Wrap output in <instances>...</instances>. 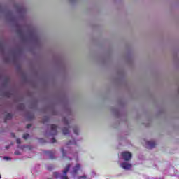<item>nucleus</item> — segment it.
Masks as SVG:
<instances>
[{
    "label": "nucleus",
    "mask_w": 179,
    "mask_h": 179,
    "mask_svg": "<svg viewBox=\"0 0 179 179\" xmlns=\"http://www.w3.org/2000/svg\"><path fill=\"white\" fill-rule=\"evenodd\" d=\"M75 179H89L87 178V176L86 175H83V176H76Z\"/></svg>",
    "instance_id": "9d476101"
},
{
    "label": "nucleus",
    "mask_w": 179,
    "mask_h": 179,
    "mask_svg": "<svg viewBox=\"0 0 179 179\" xmlns=\"http://www.w3.org/2000/svg\"><path fill=\"white\" fill-rule=\"evenodd\" d=\"M16 142H17V145H20V143H21L20 138H17V139L16 140Z\"/></svg>",
    "instance_id": "2eb2a0df"
},
{
    "label": "nucleus",
    "mask_w": 179,
    "mask_h": 179,
    "mask_svg": "<svg viewBox=\"0 0 179 179\" xmlns=\"http://www.w3.org/2000/svg\"><path fill=\"white\" fill-rule=\"evenodd\" d=\"M49 128L50 129L51 135H57V134L58 133V127H57L55 124H52L49 126Z\"/></svg>",
    "instance_id": "39448f33"
},
{
    "label": "nucleus",
    "mask_w": 179,
    "mask_h": 179,
    "mask_svg": "<svg viewBox=\"0 0 179 179\" xmlns=\"http://www.w3.org/2000/svg\"><path fill=\"white\" fill-rule=\"evenodd\" d=\"M23 138L24 139H29V134H24L23 136Z\"/></svg>",
    "instance_id": "f8f14e48"
},
{
    "label": "nucleus",
    "mask_w": 179,
    "mask_h": 179,
    "mask_svg": "<svg viewBox=\"0 0 179 179\" xmlns=\"http://www.w3.org/2000/svg\"><path fill=\"white\" fill-rule=\"evenodd\" d=\"M1 178H2V176H1V174H0V179H1Z\"/></svg>",
    "instance_id": "aec40b11"
},
{
    "label": "nucleus",
    "mask_w": 179,
    "mask_h": 179,
    "mask_svg": "<svg viewBox=\"0 0 179 179\" xmlns=\"http://www.w3.org/2000/svg\"><path fill=\"white\" fill-rule=\"evenodd\" d=\"M15 155H17V156H18L19 155H20V152H19V151H15Z\"/></svg>",
    "instance_id": "a211bd4d"
},
{
    "label": "nucleus",
    "mask_w": 179,
    "mask_h": 179,
    "mask_svg": "<svg viewBox=\"0 0 179 179\" xmlns=\"http://www.w3.org/2000/svg\"><path fill=\"white\" fill-rule=\"evenodd\" d=\"M27 128L29 129V128H31V124H27Z\"/></svg>",
    "instance_id": "f3484780"
},
{
    "label": "nucleus",
    "mask_w": 179,
    "mask_h": 179,
    "mask_svg": "<svg viewBox=\"0 0 179 179\" xmlns=\"http://www.w3.org/2000/svg\"><path fill=\"white\" fill-rule=\"evenodd\" d=\"M47 169H48V170H52L53 166H52V165H49L47 166Z\"/></svg>",
    "instance_id": "4468645a"
},
{
    "label": "nucleus",
    "mask_w": 179,
    "mask_h": 179,
    "mask_svg": "<svg viewBox=\"0 0 179 179\" xmlns=\"http://www.w3.org/2000/svg\"><path fill=\"white\" fill-rule=\"evenodd\" d=\"M11 118H12V114L8 113L6 115V120H11Z\"/></svg>",
    "instance_id": "9b49d317"
},
{
    "label": "nucleus",
    "mask_w": 179,
    "mask_h": 179,
    "mask_svg": "<svg viewBox=\"0 0 179 179\" xmlns=\"http://www.w3.org/2000/svg\"><path fill=\"white\" fill-rule=\"evenodd\" d=\"M69 171V165L66 166V167L64 168V170L62 171V173H59V172L53 173V177H55V178L69 179V178H68Z\"/></svg>",
    "instance_id": "7ed1b4c3"
},
{
    "label": "nucleus",
    "mask_w": 179,
    "mask_h": 179,
    "mask_svg": "<svg viewBox=\"0 0 179 179\" xmlns=\"http://www.w3.org/2000/svg\"><path fill=\"white\" fill-rule=\"evenodd\" d=\"M145 143L148 148H150V149H152V148H155V145H156L154 141H146Z\"/></svg>",
    "instance_id": "423d86ee"
},
{
    "label": "nucleus",
    "mask_w": 179,
    "mask_h": 179,
    "mask_svg": "<svg viewBox=\"0 0 179 179\" xmlns=\"http://www.w3.org/2000/svg\"><path fill=\"white\" fill-rule=\"evenodd\" d=\"M3 159H4V160H6L7 162L9 161V160H11L10 157H6H6H3Z\"/></svg>",
    "instance_id": "ddd939ff"
},
{
    "label": "nucleus",
    "mask_w": 179,
    "mask_h": 179,
    "mask_svg": "<svg viewBox=\"0 0 179 179\" xmlns=\"http://www.w3.org/2000/svg\"><path fill=\"white\" fill-rule=\"evenodd\" d=\"M122 159L126 161L120 163V166L122 169H123L124 170H129L132 168V164L128 162L131 159H132V154H131V152L127 151L122 152Z\"/></svg>",
    "instance_id": "f03ea898"
},
{
    "label": "nucleus",
    "mask_w": 179,
    "mask_h": 179,
    "mask_svg": "<svg viewBox=\"0 0 179 179\" xmlns=\"http://www.w3.org/2000/svg\"><path fill=\"white\" fill-rule=\"evenodd\" d=\"M17 10L19 12V13H21L22 15H24V13H26V7H24V6L21 5L18 8Z\"/></svg>",
    "instance_id": "0eeeda50"
},
{
    "label": "nucleus",
    "mask_w": 179,
    "mask_h": 179,
    "mask_svg": "<svg viewBox=\"0 0 179 179\" xmlns=\"http://www.w3.org/2000/svg\"><path fill=\"white\" fill-rule=\"evenodd\" d=\"M71 1V2H75V1H76V0H70Z\"/></svg>",
    "instance_id": "6ab92c4d"
},
{
    "label": "nucleus",
    "mask_w": 179,
    "mask_h": 179,
    "mask_svg": "<svg viewBox=\"0 0 179 179\" xmlns=\"http://www.w3.org/2000/svg\"><path fill=\"white\" fill-rule=\"evenodd\" d=\"M64 127L62 128V132L64 135H68L69 134V129H71V122L66 118L63 120Z\"/></svg>",
    "instance_id": "20e7f679"
},
{
    "label": "nucleus",
    "mask_w": 179,
    "mask_h": 179,
    "mask_svg": "<svg viewBox=\"0 0 179 179\" xmlns=\"http://www.w3.org/2000/svg\"><path fill=\"white\" fill-rule=\"evenodd\" d=\"M48 156H49L50 159H54L55 156V152L54 151H48L47 152Z\"/></svg>",
    "instance_id": "6e6552de"
},
{
    "label": "nucleus",
    "mask_w": 179,
    "mask_h": 179,
    "mask_svg": "<svg viewBox=\"0 0 179 179\" xmlns=\"http://www.w3.org/2000/svg\"><path fill=\"white\" fill-rule=\"evenodd\" d=\"M73 131L75 135H79V128L77 126L73 127Z\"/></svg>",
    "instance_id": "1a4fd4ad"
},
{
    "label": "nucleus",
    "mask_w": 179,
    "mask_h": 179,
    "mask_svg": "<svg viewBox=\"0 0 179 179\" xmlns=\"http://www.w3.org/2000/svg\"><path fill=\"white\" fill-rule=\"evenodd\" d=\"M73 146H76V140L73 136H71V139L69 141L66 143L67 149H69V151L65 150L64 148H61V153L62 155V157L64 160H72V159H75L76 163V164H69L66 166H69V171L70 174L72 176L73 178H76V176L79 174V172L82 171V164L79 162V157H78V152L73 151L72 148Z\"/></svg>",
    "instance_id": "f257e3e1"
},
{
    "label": "nucleus",
    "mask_w": 179,
    "mask_h": 179,
    "mask_svg": "<svg viewBox=\"0 0 179 179\" xmlns=\"http://www.w3.org/2000/svg\"><path fill=\"white\" fill-rule=\"evenodd\" d=\"M51 142H52V143H55V142H57V141L55 140V138H52Z\"/></svg>",
    "instance_id": "dca6fc26"
}]
</instances>
